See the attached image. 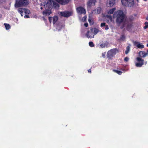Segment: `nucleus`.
<instances>
[{
	"label": "nucleus",
	"instance_id": "nucleus-33",
	"mask_svg": "<svg viewBox=\"0 0 148 148\" xmlns=\"http://www.w3.org/2000/svg\"><path fill=\"white\" fill-rule=\"evenodd\" d=\"M52 17H49V22L50 23H51V20L52 19Z\"/></svg>",
	"mask_w": 148,
	"mask_h": 148
},
{
	"label": "nucleus",
	"instance_id": "nucleus-36",
	"mask_svg": "<svg viewBox=\"0 0 148 148\" xmlns=\"http://www.w3.org/2000/svg\"><path fill=\"white\" fill-rule=\"evenodd\" d=\"M29 16L27 15H26L24 16V18H29Z\"/></svg>",
	"mask_w": 148,
	"mask_h": 148
},
{
	"label": "nucleus",
	"instance_id": "nucleus-14",
	"mask_svg": "<svg viewBox=\"0 0 148 148\" xmlns=\"http://www.w3.org/2000/svg\"><path fill=\"white\" fill-rule=\"evenodd\" d=\"M59 3L62 5H65L69 3L71 0H55Z\"/></svg>",
	"mask_w": 148,
	"mask_h": 148
},
{
	"label": "nucleus",
	"instance_id": "nucleus-28",
	"mask_svg": "<svg viewBox=\"0 0 148 148\" xmlns=\"http://www.w3.org/2000/svg\"><path fill=\"white\" fill-rule=\"evenodd\" d=\"M125 37L124 35H121L119 40L122 41H123L125 38Z\"/></svg>",
	"mask_w": 148,
	"mask_h": 148
},
{
	"label": "nucleus",
	"instance_id": "nucleus-6",
	"mask_svg": "<svg viewBox=\"0 0 148 148\" xmlns=\"http://www.w3.org/2000/svg\"><path fill=\"white\" fill-rule=\"evenodd\" d=\"M18 12L20 14L21 16H23V13L24 12L26 14H29L30 12L29 10L24 8H19L18 10Z\"/></svg>",
	"mask_w": 148,
	"mask_h": 148
},
{
	"label": "nucleus",
	"instance_id": "nucleus-18",
	"mask_svg": "<svg viewBox=\"0 0 148 148\" xmlns=\"http://www.w3.org/2000/svg\"><path fill=\"white\" fill-rule=\"evenodd\" d=\"M90 31L92 32L94 34H97L99 32V30L96 28H91L90 29Z\"/></svg>",
	"mask_w": 148,
	"mask_h": 148
},
{
	"label": "nucleus",
	"instance_id": "nucleus-43",
	"mask_svg": "<svg viewBox=\"0 0 148 148\" xmlns=\"http://www.w3.org/2000/svg\"><path fill=\"white\" fill-rule=\"evenodd\" d=\"M110 18H111V19H112V17H111V16H110Z\"/></svg>",
	"mask_w": 148,
	"mask_h": 148
},
{
	"label": "nucleus",
	"instance_id": "nucleus-12",
	"mask_svg": "<svg viewBox=\"0 0 148 148\" xmlns=\"http://www.w3.org/2000/svg\"><path fill=\"white\" fill-rule=\"evenodd\" d=\"M133 42L134 46L138 48L142 49L144 47V45L141 44L139 42L134 41H133Z\"/></svg>",
	"mask_w": 148,
	"mask_h": 148
},
{
	"label": "nucleus",
	"instance_id": "nucleus-10",
	"mask_svg": "<svg viewBox=\"0 0 148 148\" xmlns=\"http://www.w3.org/2000/svg\"><path fill=\"white\" fill-rule=\"evenodd\" d=\"M52 0L47 1L46 4L44 5L45 9V10H51L52 8Z\"/></svg>",
	"mask_w": 148,
	"mask_h": 148
},
{
	"label": "nucleus",
	"instance_id": "nucleus-1",
	"mask_svg": "<svg viewBox=\"0 0 148 148\" xmlns=\"http://www.w3.org/2000/svg\"><path fill=\"white\" fill-rule=\"evenodd\" d=\"M125 17V15L123 12L121 10L115 12L113 15V18H116V22L118 25H120L124 21Z\"/></svg>",
	"mask_w": 148,
	"mask_h": 148
},
{
	"label": "nucleus",
	"instance_id": "nucleus-3",
	"mask_svg": "<svg viewBox=\"0 0 148 148\" xmlns=\"http://www.w3.org/2000/svg\"><path fill=\"white\" fill-rule=\"evenodd\" d=\"M133 23L132 20L130 18H128L127 19L126 22V29L129 31H131L133 27Z\"/></svg>",
	"mask_w": 148,
	"mask_h": 148
},
{
	"label": "nucleus",
	"instance_id": "nucleus-2",
	"mask_svg": "<svg viewBox=\"0 0 148 148\" xmlns=\"http://www.w3.org/2000/svg\"><path fill=\"white\" fill-rule=\"evenodd\" d=\"M29 3L28 0H16L15 6L16 8L26 6Z\"/></svg>",
	"mask_w": 148,
	"mask_h": 148
},
{
	"label": "nucleus",
	"instance_id": "nucleus-34",
	"mask_svg": "<svg viewBox=\"0 0 148 148\" xmlns=\"http://www.w3.org/2000/svg\"><path fill=\"white\" fill-rule=\"evenodd\" d=\"M84 25L86 27H87L88 26V24L87 23H85L84 24Z\"/></svg>",
	"mask_w": 148,
	"mask_h": 148
},
{
	"label": "nucleus",
	"instance_id": "nucleus-8",
	"mask_svg": "<svg viewBox=\"0 0 148 148\" xmlns=\"http://www.w3.org/2000/svg\"><path fill=\"white\" fill-rule=\"evenodd\" d=\"M115 54L116 52L115 50L112 49L108 52L107 56L108 58L110 59L112 58L113 56Z\"/></svg>",
	"mask_w": 148,
	"mask_h": 148
},
{
	"label": "nucleus",
	"instance_id": "nucleus-22",
	"mask_svg": "<svg viewBox=\"0 0 148 148\" xmlns=\"http://www.w3.org/2000/svg\"><path fill=\"white\" fill-rule=\"evenodd\" d=\"M53 23V24H55L57 21L58 17L57 16H54L52 17Z\"/></svg>",
	"mask_w": 148,
	"mask_h": 148
},
{
	"label": "nucleus",
	"instance_id": "nucleus-24",
	"mask_svg": "<svg viewBox=\"0 0 148 148\" xmlns=\"http://www.w3.org/2000/svg\"><path fill=\"white\" fill-rule=\"evenodd\" d=\"M115 10V8H112V9L109 10V11L108 12V14H112Z\"/></svg>",
	"mask_w": 148,
	"mask_h": 148
},
{
	"label": "nucleus",
	"instance_id": "nucleus-44",
	"mask_svg": "<svg viewBox=\"0 0 148 148\" xmlns=\"http://www.w3.org/2000/svg\"><path fill=\"white\" fill-rule=\"evenodd\" d=\"M147 46L148 47V44L147 45Z\"/></svg>",
	"mask_w": 148,
	"mask_h": 148
},
{
	"label": "nucleus",
	"instance_id": "nucleus-17",
	"mask_svg": "<svg viewBox=\"0 0 148 148\" xmlns=\"http://www.w3.org/2000/svg\"><path fill=\"white\" fill-rule=\"evenodd\" d=\"M138 55L139 56L142 58L145 57L146 56V53L143 51H139L138 53Z\"/></svg>",
	"mask_w": 148,
	"mask_h": 148
},
{
	"label": "nucleus",
	"instance_id": "nucleus-16",
	"mask_svg": "<svg viewBox=\"0 0 148 148\" xmlns=\"http://www.w3.org/2000/svg\"><path fill=\"white\" fill-rule=\"evenodd\" d=\"M101 8L100 7H99L96 9L93 10L92 12L93 13L98 14L101 13Z\"/></svg>",
	"mask_w": 148,
	"mask_h": 148
},
{
	"label": "nucleus",
	"instance_id": "nucleus-23",
	"mask_svg": "<svg viewBox=\"0 0 148 148\" xmlns=\"http://www.w3.org/2000/svg\"><path fill=\"white\" fill-rule=\"evenodd\" d=\"M108 43L107 41L105 42L104 43L103 42L101 44H100V46L102 48L105 47L106 46H107Z\"/></svg>",
	"mask_w": 148,
	"mask_h": 148
},
{
	"label": "nucleus",
	"instance_id": "nucleus-11",
	"mask_svg": "<svg viewBox=\"0 0 148 148\" xmlns=\"http://www.w3.org/2000/svg\"><path fill=\"white\" fill-rule=\"evenodd\" d=\"M76 10L77 12L80 14H86L85 9L82 7H79L77 8Z\"/></svg>",
	"mask_w": 148,
	"mask_h": 148
},
{
	"label": "nucleus",
	"instance_id": "nucleus-40",
	"mask_svg": "<svg viewBox=\"0 0 148 148\" xmlns=\"http://www.w3.org/2000/svg\"><path fill=\"white\" fill-rule=\"evenodd\" d=\"M40 9H41V10L42 9H43V8H42V7H41V8H40Z\"/></svg>",
	"mask_w": 148,
	"mask_h": 148
},
{
	"label": "nucleus",
	"instance_id": "nucleus-42",
	"mask_svg": "<svg viewBox=\"0 0 148 148\" xmlns=\"http://www.w3.org/2000/svg\"><path fill=\"white\" fill-rule=\"evenodd\" d=\"M123 27H121V29H122L123 28Z\"/></svg>",
	"mask_w": 148,
	"mask_h": 148
},
{
	"label": "nucleus",
	"instance_id": "nucleus-21",
	"mask_svg": "<svg viewBox=\"0 0 148 148\" xmlns=\"http://www.w3.org/2000/svg\"><path fill=\"white\" fill-rule=\"evenodd\" d=\"M106 23H101L100 25V27H101L105 26V29L106 30H107L109 29V27L108 25H106Z\"/></svg>",
	"mask_w": 148,
	"mask_h": 148
},
{
	"label": "nucleus",
	"instance_id": "nucleus-7",
	"mask_svg": "<svg viewBox=\"0 0 148 148\" xmlns=\"http://www.w3.org/2000/svg\"><path fill=\"white\" fill-rule=\"evenodd\" d=\"M96 2V0H89L87 3L88 9H90L92 6H95Z\"/></svg>",
	"mask_w": 148,
	"mask_h": 148
},
{
	"label": "nucleus",
	"instance_id": "nucleus-13",
	"mask_svg": "<svg viewBox=\"0 0 148 148\" xmlns=\"http://www.w3.org/2000/svg\"><path fill=\"white\" fill-rule=\"evenodd\" d=\"M116 0H108L106 3V5L108 7L112 6L115 3Z\"/></svg>",
	"mask_w": 148,
	"mask_h": 148
},
{
	"label": "nucleus",
	"instance_id": "nucleus-30",
	"mask_svg": "<svg viewBox=\"0 0 148 148\" xmlns=\"http://www.w3.org/2000/svg\"><path fill=\"white\" fill-rule=\"evenodd\" d=\"M89 46L91 47H93L94 46V45L92 42H89Z\"/></svg>",
	"mask_w": 148,
	"mask_h": 148
},
{
	"label": "nucleus",
	"instance_id": "nucleus-19",
	"mask_svg": "<svg viewBox=\"0 0 148 148\" xmlns=\"http://www.w3.org/2000/svg\"><path fill=\"white\" fill-rule=\"evenodd\" d=\"M51 13V10H45L43 12V14L44 15H49Z\"/></svg>",
	"mask_w": 148,
	"mask_h": 148
},
{
	"label": "nucleus",
	"instance_id": "nucleus-4",
	"mask_svg": "<svg viewBox=\"0 0 148 148\" xmlns=\"http://www.w3.org/2000/svg\"><path fill=\"white\" fill-rule=\"evenodd\" d=\"M121 3L123 5L131 7L134 4V0H121Z\"/></svg>",
	"mask_w": 148,
	"mask_h": 148
},
{
	"label": "nucleus",
	"instance_id": "nucleus-15",
	"mask_svg": "<svg viewBox=\"0 0 148 148\" xmlns=\"http://www.w3.org/2000/svg\"><path fill=\"white\" fill-rule=\"evenodd\" d=\"M86 36L88 38H92L94 37V35L92 32L88 31L86 34Z\"/></svg>",
	"mask_w": 148,
	"mask_h": 148
},
{
	"label": "nucleus",
	"instance_id": "nucleus-9",
	"mask_svg": "<svg viewBox=\"0 0 148 148\" xmlns=\"http://www.w3.org/2000/svg\"><path fill=\"white\" fill-rule=\"evenodd\" d=\"M136 59L139 63H136L135 64L136 66L137 67H141L144 64V60L140 57H137Z\"/></svg>",
	"mask_w": 148,
	"mask_h": 148
},
{
	"label": "nucleus",
	"instance_id": "nucleus-25",
	"mask_svg": "<svg viewBox=\"0 0 148 148\" xmlns=\"http://www.w3.org/2000/svg\"><path fill=\"white\" fill-rule=\"evenodd\" d=\"M113 71H114V72H115V73H117L119 75H121L122 73V72L121 71H118V70H115V69H113Z\"/></svg>",
	"mask_w": 148,
	"mask_h": 148
},
{
	"label": "nucleus",
	"instance_id": "nucleus-32",
	"mask_svg": "<svg viewBox=\"0 0 148 148\" xmlns=\"http://www.w3.org/2000/svg\"><path fill=\"white\" fill-rule=\"evenodd\" d=\"M129 60V58L127 57H126L124 59V61L125 62H127Z\"/></svg>",
	"mask_w": 148,
	"mask_h": 148
},
{
	"label": "nucleus",
	"instance_id": "nucleus-20",
	"mask_svg": "<svg viewBox=\"0 0 148 148\" xmlns=\"http://www.w3.org/2000/svg\"><path fill=\"white\" fill-rule=\"evenodd\" d=\"M53 6L55 8H58L59 7V5L57 2L54 1L53 0H52Z\"/></svg>",
	"mask_w": 148,
	"mask_h": 148
},
{
	"label": "nucleus",
	"instance_id": "nucleus-26",
	"mask_svg": "<svg viewBox=\"0 0 148 148\" xmlns=\"http://www.w3.org/2000/svg\"><path fill=\"white\" fill-rule=\"evenodd\" d=\"M4 25L6 29H9L10 28V26L9 24L7 23H4Z\"/></svg>",
	"mask_w": 148,
	"mask_h": 148
},
{
	"label": "nucleus",
	"instance_id": "nucleus-5",
	"mask_svg": "<svg viewBox=\"0 0 148 148\" xmlns=\"http://www.w3.org/2000/svg\"><path fill=\"white\" fill-rule=\"evenodd\" d=\"M60 14L61 16L64 17H68L72 15V12L67 11H65L64 12H60Z\"/></svg>",
	"mask_w": 148,
	"mask_h": 148
},
{
	"label": "nucleus",
	"instance_id": "nucleus-35",
	"mask_svg": "<svg viewBox=\"0 0 148 148\" xmlns=\"http://www.w3.org/2000/svg\"><path fill=\"white\" fill-rule=\"evenodd\" d=\"M91 68H92V67H91L90 69L88 70V72L90 73H91Z\"/></svg>",
	"mask_w": 148,
	"mask_h": 148
},
{
	"label": "nucleus",
	"instance_id": "nucleus-45",
	"mask_svg": "<svg viewBox=\"0 0 148 148\" xmlns=\"http://www.w3.org/2000/svg\"><path fill=\"white\" fill-rule=\"evenodd\" d=\"M137 2H138V0H137Z\"/></svg>",
	"mask_w": 148,
	"mask_h": 148
},
{
	"label": "nucleus",
	"instance_id": "nucleus-31",
	"mask_svg": "<svg viewBox=\"0 0 148 148\" xmlns=\"http://www.w3.org/2000/svg\"><path fill=\"white\" fill-rule=\"evenodd\" d=\"M145 26L144 27V28L145 29H146L148 28V22H146L145 23Z\"/></svg>",
	"mask_w": 148,
	"mask_h": 148
},
{
	"label": "nucleus",
	"instance_id": "nucleus-27",
	"mask_svg": "<svg viewBox=\"0 0 148 148\" xmlns=\"http://www.w3.org/2000/svg\"><path fill=\"white\" fill-rule=\"evenodd\" d=\"M130 50V47L129 46H128L126 47V50L125 51V53L126 54H127Z\"/></svg>",
	"mask_w": 148,
	"mask_h": 148
},
{
	"label": "nucleus",
	"instance_id": "nucleus-38",
	"mask_svg": "<svg viewBox=\"0 0 148 148\" xmlns=\"http://www.w3.org/2000/svg\"><path fill=\"white\" fill-rule=\"evenodd\" d=\"M102 56H103V57H105V55L103 54H102Z\"/></svg>",
	"mask_w": 148,
	"mask_h": 148
},
{
	"label": "nucleus",
	"instance_id": "nucleus-46",
	"mask_svg": "<svg viewBox=\"0 0 148 148\" xmlns=\"http://www.w3.org/2000/svg\"><path fill=\"white\" fill-rule=\"evenodd\" d=\"M145 1H146L147 0H144Z\"/></svg>",
	"mask_w": 148,
	"mask_h": 148
},
{
	"label": "nucleus",
	"instance_id": "nucleus-39",
	"mask_svg": "<svg viewBox=\"0 0 148 148\" xmlns=\"http://www.w3.org/2000/svg\"><path fill=\"white\" fill-rule=\"evenodd\" d=\"M43 20H44V21H46V20L44 18H43Z\"/></svg>",
	"mask_w": 148,
	"mask_h": 148
},
{
	"label": "nucleus",
	"instance_id": "nucleus-41",
	"mask_svg": "<svg viewBox=\"0 0 148 148\" xmlns=\"http://www.w3.org/2000/svg\"><path fill=\"white\" fill-rule=\"evenodd\" d=\"M146 20H148V17H147L146 18Z\"/></svg>",
	"mask_w": 148,
	"mask_h": 148
},
{
	"label": "nucleus",
	"instance_id": "nucleus-29",
	"mask_svg": "<svg viewBox=\"0 0 148 148\" xmlns=\"http://www.w3.org/2000/svg\"><path fill=\"white\" fill-rule=\"evenodd\" d=\"M88 21L89 23L91 25H92L94 23V22L93 20H92L91 19L89 18L88 19Z\"/></svg>",
	"mask_w": 148,
	"mask_h": 148
},
{
	"label": "nucleus",
	"instance_id": "nucleus-37",
	"mask_svg": "<svg viewBox=\"0 0 148 148\" xmlns=\"http://www.w3.org/2000/svg\"><path fill=\"white\" fill-rule=\"evenodd\" d=\"M146 56L148 55V50H147V52L146 53Z\"/></svg>",
	"mask_w": 148,
	"mask_h": 148
}]
</instances>
